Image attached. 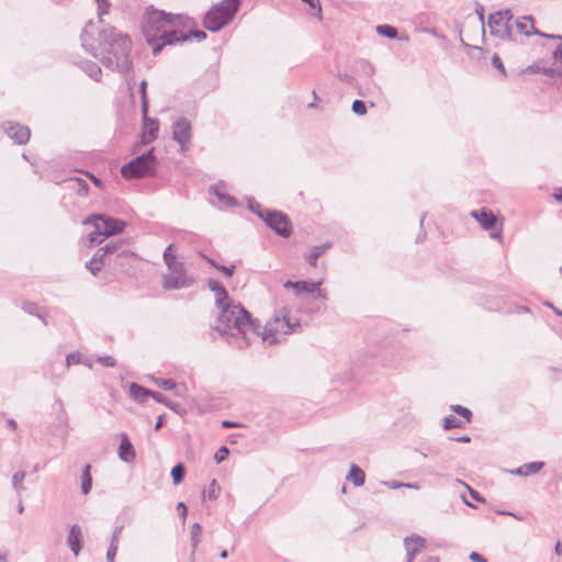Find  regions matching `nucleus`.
<instances>
[{
    "instance_id": "1",
    "label": "nucleus",
    "mask_w": 562,
    "mask_h": 562,
    "mask_svg": "<svg viewBox=\"0 0 562 562\" xmlns=\"http://www.w3.org/2000/svg\"><path fill=\"white\" fill-rule=\"evenodd\" d=\"M92 27L93 23L90 21L83 29L80 35L82 47L98 58L105 68L120 74L130 72L132 69L130 36L113 26H104L98 32L95 38L90 31Z\"/></svg>"
},
{
    "instance_id": "2",
    "label": "nucleus",
    "mask_w": 562,
    "mask_h": 562,
    "mask_svg": "<svg viewBox=\"0 0 562 562\" xmlns=\"http://www.w3.org/2000/svg\"><path fill=\"white\" fill-rule=\"evenodd\" d=\"M190 19L182 14L167 13L148 5L142 19V32L147 43L153 47V54L158 55L167 45H175L189 41L183 29Z\"/></svg>"
},
{
    "instance_id": "3",
    "label": "nucleus",
    "mask_w": 562,
    "mask_h": 562,
    "mask_svg": "<svg viewBox=\"0 0 562 562\" xmlns=\"http://www.w3.org/2000/svg\"><path fill=\"white\" fill-rule=\"evenodd\" d=\"M218 308L220 315L214 329L225 337L229 345L238 349L248 347L251 336L259 334L260 324L251 318L240 303L233 301Z\"/></svg>"
},
{
    "instance_id": "4",
    "label": "nucleus",
    "mask_w": 562,
    "mask_h": 562,
    "mask_svg": "<svg viewBox=\"0 0 562 562\" xmlns=\"http://www.w3.org/2000/svg\"><path fill=\"white\" fill-rule=\"evenodd\" d=\"M82 224L94 226V231L89 234L91 246L101 244L104 238L122 233L126 227V222L105 214L90 215L82 221Z\"/></svg>"
},
{
    "instance_id": "5",
    "label": "nucleus",
    "mask_w": 562,
    "mask_h": 562,
    "mask_svg": "<svg viewBox=\"0 0 562 562\" xmlns=\"http://www.w3.org/2000/svg\"><path fill=\"white\" fill-rule=\"evenodd\" d=\"M300 329V319L297 317L291 316L290 312L283 308L279 312V314L274 315L270 322L267 323L262 331L259 329V334L255 336H261L263 341H268V344L272 345L279 341V334L288 335L291 333H296Z\"/></svg>"
},
{
    "instance_id": "6",
    "label": "nucleus",
    "mask_w": 562,
    "mask_h": 562,
    "mask_svg": "<svg viewBox=\"0 0 562 562\" xmlns=\"http://www.w3.org/2000/svg\"><path fill=\"white\" fill-rule=\"evenodd\" d=\"M240 3L241 0H222L215 3L203 18L204 27L210 32H218L232 22Z\"/></svg>"
},
{
    "instance_id": "7",
    "label": "nucleus",
    "mask_w": 562,
    "mask_h": 562,
    "mask_svg": "<svg viewBox=\"0 0 562 562\" xmlns=\"http://www.w3.org/2000/svg\"><path fill=\"white\" fill-rule=\"evenodd\" d=\"M157 159L154 155V148L147 153L134 158L121 168V173L125 179H137L155 173Z\"/></svg>"
},
{
    "instance_id": "8",
    "label": "nucleus",
    "mask_w": 562,
    "mask_h": 562,
    "mask_svg": "<svg viewBox=\"0 0 562 562\" xmlns=\"http://www.w3.org/2000/svg\"><path fill=\"white\" fill-rule=\"evenodd\" d=\"M169 273L162 279V286L166 290H179L189 288L194 283V279L186 273L184 266L181 261L169 263Z\"/></svg>"
},
{
    "instance_id": "9",
    "label": "nucleus",
    "mask_w": 562,
    "mask_h": 562,
    "mask_svg": "<svg viewBox=\"0 0 562 562\" xmlns=\"http://www.w3.org/2000/svg\"><path fill=\"white\" fill-rule=\"evenodd\" d=\"M512 18L513 15L510 14L509 10L497 11L495 13L490 14L487 24L491 34L502 40H512Z\"/></svg>"
},
{
    "instance_id": "10",
    "label": "nucleus",
    "mask_w": 562,
    "mask_h": 562,
    "mask_svg": "<svg viewBox=\"0 0 562 562\" xmlns=\"http://www.w3.org/2000/svg\"><path fill=\"white\" fill-rule=\"evenodd\" d=\"M172 139L179 144L181 151L189 149L192 139V126L188 119L178 117L172 123Z\"/></svg>"
},
{
    "instance_id": "11",
    "label": "nucleus",
    "mask_w": 562,
    "mask_h": 562,
    "mask_svg": "<svg viewBox=\"0 0 562 562\" xmlns=\"http://www.w3.org/2000/svg\"><path fill=\"white\" fill-rule=\"evenodd\" d=\"M266 224L272 228L278 235L288 237L291 234V224L288 216L278 211H266L263 220Z\"/></svg>"
},
{
    "instance_id": "12",
    "label": "nucleus",
    "mask_w": 562,
    "mask_h": 562,
    "mask_svg": "<svg viewBox=\"0 0 562 562\" xmlns=\"http://www.w3.org/2000/svg\"><path fill=\"white\" fill-rule=\"evenodd\" d=\"M5 134L13 139L16 144H26L31 136V131L27 126L14 122H5L2 124Z\"/></svg>"
},
{
    "instance_id": "13",
    "label": "nucleus",
    "mask_w": 562,
    "mask_h": 562,
    "mask_svg": "<svg viewBox=\"0 0 562 562\" xmlns=\"http://www.w3.org/2000/svg\"><path fill=\"white\" fill-rule=\"evenodd\" d=\"M404 548L406 550V562H413L415 555L426 548V540L417 535L406 537L404 539Z\"/></svg>"
},
{
    "instance_id": "14",
    "label": "nucleus",
    "mask_w": 562,
    "mask_h": 562,
    "mask_svg": "<svg viewBox=\"0 0 562 562\" xmlns=\"http://www.w3.org/2000/svg\"><path fill=\"white\" fill-rule=\"evenodd\" d=\"M515 26L517 29V31L520 33V34H524L526 36H529L531 34H537V35H540L542 37H549V38H560L562 40V36L561 35H551V34H546V33H542V32H539L535 25H533V19L531 16H524L521 18L520 20H517L515 22Z\"/></svg>"
},
{
    "instance_id": "15",
    "label": "nucleus",
    "mask_w": 562,
    "mask_h": 562,
    "mask_svg": "<svg viewBox=\"0 0 562 562\" xmlns=\"http://www.w3.org/2000/svg\"><path fill=\"white\" fill-rule=\"evenodd\" d=\"M67 544L69 546L71 552L75 557H78L83 544V535L81 527L79 525H72L70 527L68 537H67Z\"/></svg>"
},
{
    "instance_id": "16",
    "label": "nucleus",
    "mask_w": 562,
    "mask_h": 562,
    "mask_svg": "<svg viewBox=\"0 0 562 562\" xmlns=\"http://www.w3.org/2000/svg\"><path fill=\"white\" fill-rule=\"evenodd\" d=\"M471 216L475 218L485 231L492 229L496 224V216L491 210H473Z\"/></svg>"
},
{
    "instance_id": "17",
    "label": "nucleus",
    "mask_w": 562,
    "mask_h": 562,
    "mask_svg": "<svg viewBox=\"0 0 562 562\" xmlns=\"http://www.w3.org/2000/svg\"><path fill=\"white\" fill-rule=\"evenodd\" d=\"M117 453L119 458L126 463L133 462L135 460V449L126 434H121V442Z\"/></svg>"
},
{
    "instance_id": "18",
    "label": "nucleus",
    "mask_w": 562,
    "mask_h": 562,
    "mask_svg": "<svg viewBox=\"0 0 562 562\" xmlns=\"http://www.w3.org/2000/svg\"><path fill=\"white\" fill-rule=\"evenodd\" d=\"M144 128L146 132L142 136V142L148 144L157 138L159 131V123L157 120L149 119L146 114H143Z\"/></svg>"
},
{
    "instance_id": "19",
    "label": "nucleus",
    "mask_w": 562,
    "mask_h": 562,
    "mask_svg": "<svg viewBox=\"0 0 562 562\" xmlns=\"http://www.w3.org/2000/svg\"><path fill=\"white\" fill-rule=\"evenodd\" d=\"M209 289L215 294V303L217 307L224 306L228 304V302H233L228 296L226 289L218 281L210 280Z\"/></svg>"
},
{
    "instance_id": "20",
    "label": "nucleus",
    "mask_w": 562,
    "mask_h": 562,
    "mask_svg": "<svg viewBox=\"0 0 562 562\" xmlns=\"http://www.w3.org/2000/svg\"><path fill=\"white\" fill-rule=\"evenodd\" d=\"M210 191L217 196L220 204L224 207H233L237 204V200L234 196L223 191L222 184L212 186Z\"/></svg>"
},
{
    "instance_id": "21",
    "label": "nucleus",
    "mask_w": 562,
    "mask_h": 562,
    "mask_svg": "<svg viewBox=\"0 0 562 562\" xmlns=\"http://www.w3.org/2000/svg\"><path fill=\"white\" fill-rule=\"evenodd\" d=\"M330 244L329 243H325V244H322V245H316V246H313L310 250V252L305 256V259L306 261L313 266V267H316L317 266V259L324 255L329 248H330Z\"/></svg>"
},
{
    "instance_id": "22",
    "label": "nucleus",
    "mask_w": 562,
    "mask_h": 562,
    "mask_svg": "<svg viewBox=\"0 0 562 562\" xmlns=\"http://www.w3.org/2000/svg\"><path fill=\"white\" fill-rule=\"evenodd\" d=\"M130 394L133 400L144 403L147 397H151L154 391H150L142 385H138L137 383H132L130 385Z\"/></svg>"
},
{
    "instance_id": "23",
    "label": "nucleus",
    "mask_w": 562,
    "mask_h": 562,
    "mask_svg": "<svg viewBox=\"0 0 562 562\" xmlns=\"http://www.w3.org/2000/svg\"><path fill=\"white\" fill-rule=\"evenodd\" d=\"M202 533V526L199 522H194L191 526L190 531V544H191V560L193 561V555L198 549V546L201 541L200 537Z\"/></svg>"
},
{
    "instance_id": "24",
    "label": "nucleus",
    "mask_w": 562,
    "mask_h": 562,
    "mask_svg": "<svg viewBox=\"0 0 562 562\" xmlns=\"http://www.w3.org/2000/svg\"><path fill=\"white\" fill-rule=\"evenodd\" d=\"M80 68L93 80L100 81L101 68L100 66L91 60L82 61Z\"/></svg>"
},
{
    "instance_id": "25",
    "label": "nucleus",
    "mask_w": 562,
    "mask_h": 562,
    "mask_svg": "<svg viewBox=\"0 0 562 562\" xmlns=\"http://www.w3.org/2000/svg\"><path fill=\"white\" fill-rule=\"evenodd\" d=\"M347 479L350 480L355 486H362L364 484L366 474L357 464H351Z\"/></svg>"
},
{
    "instance_id": "26",
    "label": "nucleus",
    "mask_w": 562,
    "mask_h": 562,
    "mask_svg": "<svg viewBox=\"0 0 562 562\" xmlns=\"http://www.w3.org/2000/svg\"><path fill=\"white\" fill-rule=\"evenodd\" d=\"M151 398H154L156 402L158 403H161L164 404L165 406H167L169 409L180 414L181 411H183L180 406V404L176 403V402H172V401H169L164 394L159 393V392H155L154 391V394H151Z\"/></svg>"
},
{
    "instance_id": "27",
    "label": "nucleus",
    "mask_w": 562,
    "mask_h": 562,
    "mask_svg": "<svg viewBox=\"0 0 562 562\" xmlns=\"http://www.w3.org/2000/svg\"><path fill=\"white\" fill-rule=\"evenodd\" d=\"M90 470H91V465L87 464L83 468V471H82L81 477H80L81 479V492L85 495H87L90 492L91 486H92V477H91Z\"/></svg>"
},
{
    "instance_id": "28",
    "label": "nucleus",
    "mask_w": 562,
    "mask_h": 562,
    "mask_svg": "<svg viewBox=\"0 0 562 562\" xmlns=\"http://www.w3.org/2000/svg\"><path fill=\"white\" fill-rule=\"evenodd\" d=\"M68 182L71 184V188L76 190L79 195L85 196L88 194L89 187L86 180L81 178H71L68 180Z\"/></svg>"
},
{
    "instance_id": "29",
    "label": "nucleus",
    "mask_w": 562,
    "mask_h": 562,
    "mask_svg": "<svg viewBox=\"0 0 562 562\" xmlns=\"http://www.w3.org/2000/svg\"><path fill=\"white\" fill-rule=\"evenodd\" d=\"M184 475H186V468L182 463H178L171 469V477H172V483L175 485H179L183 481Z\"/></svg>"
},
{
    "instance_id": "30",
    "label": "nucleus",
    "mask_w": 562,
    "mask_h": 562,
    "mask_svg": "<svg viewBox=\"0 0 562 562\" xmlns=\"http://www.w3.org/2000/svg\"><path fill=\"white\" fill-rule=\"evenodd\" d=\"M123 240L110 241L105 246L101 247L103 254H106L108 257L112 255H116V252L122 248Z\"/></svg>"
},
{
    "instance_id": "31",
    "label": "nucleus",
    "mask_w": 562,
    "mask_h": 562,
    "mask_svg": "<svg viewBox=\"0 0 562 562\" xmlns=\"http://www.w3.org/2000/svg\"><path fill=\"white\" fill-rule=\"evenodd\" d=\"M376 32L380 35H383V36L389 37V38H395L397 36L396 29L391 26V25H387V24L378 25L376 26Z\"/></svg>"
},
{
    "instance_id": "32",
    "label": "nucleus",
    "mask_w": 562,
    "mask_h": 562,
    "mask_svg": "<svg viewBox=\"0 0 562 562\" xmlns=\"http://www.w3.org/2000/svg\"><path fill=\"white\" fill-rule=\"evenodd\" d=\"M22 308L24 312H26L27 314H31V315H36L40 319H42V322L46 325V321L45 318L38 313V306L36 303L34 302H25L23 305H22Z\"/></svg>"
},
{
    "instance_id": "33",
    "label": "nucleus",
    "mask_w": 562,
    "mask_h": 562,
    "mask_svg": "<svg viewBox=\"0 0 562 562\" xmlns=\"http://www.w3.org/2000/svg\"><path fill=\"white\" fill-rule=\"evenodd\" d=\"M462 426H463V422L458 419L453 415H449L443 418V428L445 429L460 428Z\"/></svg>"
},
{
    "instance_id": "34",
    "label": "nucleus",
    "mask_w": 562,
    "mask_h": 562,
    "mask_svg": "<svg viewBox=\"0 0 562 562\" xmlns=\"http://www.w3.org/2000/svg\"><path fill=\"white\" fill-rule=\"evenodd\" d=\"M25 479L24 471H18L12 476V485L16 492L24 490L23 481Z\"/></svg>"
},
{
    "instance_id": "35",
    "label": "nucleus",
    "mask_w": 562,
    "mask_h": 562,
    "mask_svg": "<svg viewBox=\"0 0 562 562\" xmlns=\"http://www.w3.org/2000/svg\"><path fill=\"white\" fill-rule=\"evenodd\" d=\"M451 409L457 413L458 415L462 416L467 423H470L471 422V418H472V412L467 408V407H463L461 405H452L451 406Z\"/></svg>"
},
{
    "instance_id": "36",
    "label": "nucleus",
    "mask_w": 562,
    "mask_h": 562,
    "mask_svg": "<svg viewBox=\"0 0 562 562\" xmlns=\"http://www.w3.org/2000/svg\"><path fill=\"white\" fill-rule=\"evenodd\" d=\"M248 207L251 212H254L255 214H257L260 218L265 220L266 217V211L267 210H262L261 205L256 202L254 199H249L248 201Z\"/></svg>"
},
{
    "instance_id": "37",
    "label": "nucleus",
    "mask_w": 562,
    "mask_h": 562,
    "mask_svg": "<svg viewBox=\"0 0 562 562\" xmlns=\"http://www.w3.org/2000/svg\"><path fill=\"white\" fill-rule=\"evenodd\" d=\"M220 491H221V487H220V484L217 483V481L214 479L210 486H209V490H207V497L210 499H216L220 495Z\"/></svg>"
},
{
    "instance_id": "38",
    "label": "nucleus",
    "mask_w": 562,
    "mask_h": 562,
    "mask_svg": "<svg viewBox=\"0 0 562 562\" xmlns=\"http://www.w3.org/2000/svg\"><path fill=\"white\" fill-rule=\"evenodd\" d=\"M173 250V245L170 244L167 246V248L165 249L164 251V261L167 266H169V263H172V262H177L178 259L177 257L173 255L172 252Z\"/></svg>"
},
{
    "instance_id": "39",
    "label": "nucleus",
    "mask_w": 562,
    "mask_h": 562,
    "mask_svg": "<svg viewBox=\"0 0 562 562\" xmlns=\"http://www.w3.org/2000/svg\"><path fill=\"white\" fill-rule=\"evenodd\" d=\"M303 2L307 3L312 10L315 12L313 13L315 16H317L319 20L322 19V5L319 0H302Z\"/></svg>"
},
{
    "instance_id": "40",
    "label": "nucleus",
    "mask_w": 562,
    "mask_h": 562,
    "mask_svg": "<svg viewBox=\"0 0 562 562\" xmlns=\"http://www.w3.org/2000/svg\"><path fill=\"white\" fill-rule=\"evenodd\" d=\"M351 110L358 115H364L367 113L366 103L361 100H355L352 102Z\"/></svg>"
},
{
    "instance_id": "41",
    "label": "nucleus",
    "mask_w": 562,
    "mask_h": 562,
    "mask_svg": "<svg viewBox=\"0 0 562 562\" xmlns=\"http://www.w3.org/2000/svg\"><path fill=\"white\" fill-rule=\"evenodd\" d=\"M156 384L160 389L167 390V391L176 389V383L171 379H162V378L157 379Z\"/></svg>"
},
{
    "instance_id": "42",
    "label": "nucleus",
    "mask_w": 562,
    "mask_h": 562,
    "mask_svg": "<svg viewBox=\"0 0 562 562\" xmlns=\"http://www.w3.org/2000/svg\"><path fill=\"white\" fill-rule=\"evenodd\" d=\"M322 283H323V280L315 281V285H314L315 294L313 297L317 299V300L326 301L327 293L325 290L321 289Z\"/></svg>"
},
{
    "instance_id": "43",
    "label": "nucleus",
    "mask_w": 562,
    "mask_h": 562,
    "mask_svg": "<svg viewBox=\"0 0 562 562\" xmlns=\"http://www.w3.org/2000/svg\"><path fill=\"white\" fill-rule=\"evenodd\" d=\"M146 86H147V83L145 80H143L139 86V91L142 94V112H143V114H146L148 111V104H147V99H146Z\"/></svg>"
},
{
    "instance_id": "44",
    "label": "nucleus",
    "mask_w": 562,
    "mask_h": 562,
    "mask_svg": "<svg viewBox=\"0 0 562 562\" xmlns=\"http://www.w3.org/2000/svg\"><path fill=\"white\" fill-rule=\"evenodd\" d=\"M522 467L525 468V471L528 472V475L535 474L542 469L543 462H529L524 464Z\"/></svg>"
},
{
    "instance_id": "45",
    "label": "nucleus",
    "mask_w": 562,
    "mask_h": 562,
    "mask_svg": "<svg viewBox=\"0 0 562 562\" xmlns=\"http://www.w3.org/2000/svg\"><path fill=\"white\" fill-rule=\"evenodd\" d=\"M210 262L214 268H216L218 271H222L226 277H232L234 274V271L236 268L235 265L226 267V266L217 265L214 261H210Z\"/></svg>"
},
{
    "instance_id": "46",
    "label": "nucleus",
    "mask_w": 562,
    "mask_h": 562,
    "mask_svg": "<svg viewBox=\"0 0 562 562\" xmlns=\"http://www.w3.org/2000/svg\"><path fill=\"white\" fill-rule=\"evenodd\" d=\"M229 454V450L226 446H222L214 454V459L217 463L223 462L227 456Z\"/></svg>"
},
{
    "instance_id": "47",
    "label": "nucleus",
    "mask_w": 562,
    "mask_h": 562,
    "mask_svg": "<svg viewBox=\"0 0 562 562\" xmlns=\"http://www.w3.org/2000/svg\"><path fill=\"white\" fill-rule=\"evenodd\" d=\"M102 265L97 262V261H93V258H91L87 263H86V268L93 274V276H97L101 269H102Z\"/></svg>"
},
{
    "instance_id": "48",
    "label": "nucleus",
    "mask_w": 562,
    "mask_h": 562,
    "mask_svg": "<svg viewBox=\"0 0 562 562\" xmlns=\"http://www.w3.org/2000/svg\"><path fill=\"white\" fill-rule=\"evenodd\" d=\"M97 361L108 368H113L116 364L115 359L111 356L99 357Z\"/></svg>"
},
{
    "instance_id": "49",
    "label": "nucleus",
    "mask_w": 562,
    "mask_h": 562,
    "mask_svg": "<svg viewBox=\"0 0 562 562\" xmlns=\"http://www.w3.org/2000/svg\"><path fill=\"white\" fill-rule=\"evenodd\" d=\"M81 362V355L79 352H71L66 357L67 366L76 364Z\"/></svg>"
},
{
    "instance_id": "50",
    "label": "nucleus",
    "mask_w": 562,
    "mask_h": 562,
    "mask_svg": "<svg viewBox=\"0 0 562 562\" xmlns=\"http://www.w3.org/2000/svg\"><path fill=\"white\" fill-rule=\"evenodd\" d=\"M93 258V261H97L99 263H101L102 266L105 265L106 262V258H108V255L106 254H103V250L101 248H99L94 255L92 256Z\"/></svg>"
},
{
    "instance_id": "51",
    "label": "nucleus",
    "mask_w": 562,
    "mask_h": 562,
    "mask_svg": "<svg viewBox=\"0 0 562 562\" xmlns=\"http://www.w3.org/2000/svg\"><path fill=\"white\" fill-rule=\"evenodd\" d=\"M492 65L497 68L503 75H506V70H505V67L503 65V61L502 59L499 58V56L497 54H494L493 57H492Z\"/></svg>"
},
{
    "instance_id": "52",
    "label": "nucleus",
    "mask_w": 562,
    "mask_h": 562,
    "mask_svg": "<svg viewBox=\"0 0 562 562\" xmlns=\"http://www.w3.org/2000/svg\"><path fill=\"white\" fill-rule=\"evenodd\" d=\"M184 35H188L189 36V40L191 37H194L196 38L198 41H202V40H205L206 38V33L204 31H201V30H195V31H190L188 33H184Z\"/></svg>"
},
{
    "instance_id": "53",
    "label": "nucleus",
    "mask_w": 562,
    "mask_h": 562,
    "mask_svg": "<svg viewBox=\"0 0 562 562\" xmlns=\"http://www.w3.org/2000/svg\"><path fill=\"white\" fill-rule=\"evenodd\" d=\"M116 552H117V546L110 543V547L106 551V561L114 562Z\"/></svg>"
},
{
    "instance_id": "54",
    "label": "nucleus",
    "mask_w": 562,
    "mask_h": 562,
    "mask_svg": "<svg viewBox=\"0 0 562 562\" xmlns=\"http://www.w3.org/2000/svg\"><path fill=\"white\" fill-rule=\"evenodd\" d=\"M109 3L105 0L98 2V15L100 22H102V15L108 12Z\"/></svg>"
},
{
    "instance_id": "55",
    "label": "nucleus",
    "mask_w": 562,
    "mask_h": 562,
    "mask_svg": "<svg viewBox=\"0 0 562 562\" xmlns=\"http://www.w3.org/2000/svg\"><path fill=\"white\" fill-rule=\"evenodd\" d=\"M60 406H61V409H60L61 414L58 416V422L65 428L64 429V436H67V434H68V429H67V426H68L67 425V415H66V413H65V411L63 408V404L61 403H60Z\"/></svg>"
},
{
    "instance_id": "56",
    "label": "nucleus",
    "mask_w": 562,
    "mask_h": 562,
    "mask_svg": "<svg viewBox=\"0 0 562 562\" xmlns=\"http://www.w3.org/2000/svg\"><path fill=\"white\" fill-rule=\"evenodd\" d=\"M307 281H295L293 286L295 295H301L303 293V289H305Z\"/></svg>"
},
{
    "instance_id": "57",
    "label": "nucleus",
    "mask_w": 562,
    "mask_h": 562,
    "mask_svg": "<svg viewBox=\"0 0 562 562\" xmlns=\"http://www.w3.org/2000/svg\"><path fill=\"white\" fill-rule=\"evenodd\" d=\"M122 530H123V526H117V527L114 528L113 533H112V538H111V543L112 544H115V546L119 544V539H120Z\"/></svg>"
},
{
    "instance_id": "58",
    "label": "nucleus",
    "mask_w": 562,
    "mask_h": 562,
    "mask_svg": "<svg viewBox=\"0 0 562 562\" xmlns=\"http://www.w3.org/2000/svg\"><path fill=\"white\" fill-rule=\"evenodd\" d=\"M117 258H131L134 257L135 254L122 246V248L115 255Z\"/></svg>"
},
{
    "instance_id": "59",
    "label": "nucleus",
    "mask_w": 562,
    "mask_h": 562,
    "mask_svg": "<svg viewBox=\"0 0 562 562\" xmlns=\"http://www.w3.org/2000/svg\"><path fill=\"white\" fill-rule=\"evenodd\" d=\"M177 510H178V514L179 516L182 518V520L184 521L186 520V517H187V513H188V509H187V506L184 503L180 502L178 503L177 505Z\"/></svg>"
},
{
    "instance_id": "60",
    "label": "nucleus",
    "mask_w": 562,
    "mask_h": 562,
    "mask_svg": "<svg viewBox=\"0 0 562 562\" xmlns=\"http://www.w3.org/2000/svg\"><path fill=\"white\" fill-rule=\"evenodd\" d=\"M338 78L344 81V82H347L349 85H355L356 83V79L351 76V75H348V74H338Z\"/></svg>"
},
{
    "instance_id": "61",
    "label": "nucleus",
    "mask_w": 562,
    "mask_h": 562,
    "mask_svg": "<svg viewBox=\"0 0 562 562\" xmlns=\"http://www.w3.org/2000/svg\"><path fill=\"white\" fill-rule=\"evenodd\" d=\"M469 559L472 561V562H487L486 559L477 553V552H471L470 555H469Z\"/></svg>"
},
{
    "instance_id": "62",
    "label": "nucleus",
    "mask_w": 562,
    "mask_h": 562,
    "mask_svg": "<svg viewBox=\"0 0 562 562\" xmlns=\"http://www.w3.org/2000/svg\"><path fill=\"white\" fill-rule=\"evenodd\" d=\"M475 13L477 14L482 24H484V7L482 4L476 3Z\"/></svg>"
},
{
    "instance_id": "63",
    "label": "nucleus",
    "mask_w": 562,
    "mask_h": 562,
    "mask_svg": "<svg viewBox=\"0 0 562 562\" xmlns=\"http://www.w3.org/2000/svg\"><path fill=\"white\" fill-rule=\"evenodd\" d=\"M467 487L469 488L470 491V495L473 499L477 501V502H482L484 503L485 499L480 495L479 492H476L475 490H472L469 485H467Z\"/></svg>"
},
{
    "instance_id": "64",
    "label": "nucleus",
    "mask_w": 562,
    "mask_h": 562,
    "mask_svg": "<svg viewBox=\"0 0 562 562\" xmlns=\"http://www.w3.org/2000/svg\"><path fill=\"white\" fill-rule=\"evenodd\" d=\"M314 285H315V281H311V282L307 281V285L305 289H303V292L308 293L314 296V294H315Z\"/></svg>"
}]
</instances>
